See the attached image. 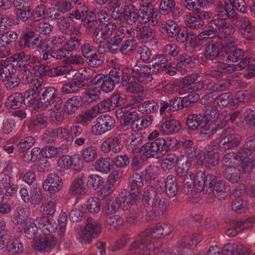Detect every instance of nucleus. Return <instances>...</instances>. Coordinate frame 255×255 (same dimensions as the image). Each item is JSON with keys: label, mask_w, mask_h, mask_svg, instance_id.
Listing matches in <instances>:
<instances>
[{"label": "nucleus", "mask_w": 255, "mask_h": 255, "mask_svg": "<svg viewBox=\"0 0 255 255\" xmlns=\"http://www.w3.org/2000/svg\"><path fill=\"white\" fill-rule=\"evenodd\" d=\"M171 231L167 223H158L149 227L141 232L138 238L130 245L129 251L133 255H155L157 249L145 237L160 239L167 235Z\"/></svg>", "instance_id": "1"}, {"label": "nucleus", "mask_w": 255, "mask_h": 255, "mask_svg": "<svg viewBox=\"0 0 255 255\" xmlns=\"http://www.w3.org/2000/svg\"><path fill=\"white\" fill-rule=\"evenodd\" d=\"M129 73L128 69L114 68L112 69L108 75H99L96 83L101 88V91L109 93L112 91L115 85L119 83L122 80L123 86L126 87V90L131 93H138L141 90V87L136 83L132 78H128V74Z\"/></svg>", "instance_id": "2"}, {"label": "nucleus", "mask_w": 255, "mask_h": 255, "mask_svg": "<svg viewBox=\"0 0 255 255\" xmlns=\"http://www.w3.org/2000/svg\"><path fill=\"white\" fill-rule=\"evenodd\" d=\"M170 146L168 141L163 138H158L143 145L140 148V152L147 158H157L167 152Z\"/></svg>", "instance_id": "3"}, {"label": "nucleus", "mask_w": 255, "mask_h": 255, "mask_svg": "<svg viewBox=\"0 0 255 255\" xmlns=\"http://www.w3.org/2000/svg\"><path fill=\"white\" fill-rule=\"evenodd\" d=\"M140 21L137 24H142L148 25H156L160 18L158 9L154 8L149 1L144 2L141 0L139 3Z\"/></svg>", "instance_id": "4"}, {"label": "nucleus", "mask_w": 255, "mask_h": 255, "mask_svg": "<svg viewBox=\"0 0 255 255\" xmlns=\"http://www.w3.org/2000/svg\"><path fill=\"white\" fill-rule=\"evenodd\" d=\"M35 84L36 91L40 95V102L46 108L55 104H62L61 98L58 97L57 90L53 87H42L40 83Z\"/></svg>", "instance_id": "5"}, {"label": "nucleus", "mask_w": 255, "mask_h": 255, "mask_svg": "<svg viewBox=\"0 0 255 255\" xmlns=\"http://www.w3.org/2000/svg\"><path fill=\"white\" fill-rule=\"evenodd\" d=\"M16 69L12 64H7L6 67L0 69V80L7 90H12L18 87L20 79L15 74Z\"/></svg>", "instance_id": "6"}, {"label": "nucleus", "mask_w": 255, "mask_h": 255, "mask_svg": "<svg viewBox=\"0 0 255 255\" xmlns=\"http://www.w3.org/2000/svg\"><path fill=\"white\" fill-rule=\"evenodd\" d=\"M242 140L241 136L236 133L231 128L224 129L218 139L219 147L223 150H228L239 145Z\"/></svg>", "instance_id": "7"}, {"label": "nucleus", "mask_w": 255, "mask_h": 255, "mask_svg": "<svg viewBox=\"0 0 255 255\" xmlns=\"http://www.w3.org/2000/svg\"><path fill=\"white\" fill-rule=\"evenodd\" d=\"M124 69H128L129 71V73L128 74V77L132 78L134 81L135 79L138 82L142 84H147L151 82L153 78L150 74V67L145 64H136L132 69L128 68H124ZM136 83L137 82L135 81Z\"/></svg>", "instance_id": "8"}, {"label": "nucleus", "mask_w": 255, "mask_h": 255, "mask_svg": "<svg viewBox=\"0 0 255 255\" xmlns=\"http://www.w3.org/2000/svg\"><path fill=\"white\" fill-rule=\"evenodd\" d=\"M117 28V26L114 23L103 24L96 27L93 33V41L98 44H100L99 47L109 39L113 35V31Z\"/></svg>", "instance_id": "9"}, {"label": "nucleus", "mask_w": 255, "mask_h": 255, "mask_svg": "<svg viewBox=\"0 0 255 255\" xmlns=\"http://www.w3.org/2000/svg\"><path fill=\"white\" fill-rule=\"evenodd\" d=\"M115 125L114 118L108 115L101 116L96 119V124L92 127L93 134L101 135L112 129Z\"/></svg>", "instance_id": "10"}, {"label": "nucleus", "mask_w": 255, "mask_h": 255, "mask_svg": "<svg viewBox=\"0 0 255 255\" xmlns=\"http://www.w3.org/2000/svg\"><path fill=\"white\" fill-rule=\"evenodd\" d=\"M166 209L167 203L165 199L158 197L154 198L152 205L145 208L146 221H150L155 219L158 216L165 213Z\"/></svg>", "instance_id": "11"}, {"label": "nucleus", "mask_w": 255, "mask_h": 255, "mask_svg": "<svg viewBox=\"0 0 255 255\" xmlns=\"http://www.w3.org/2000/svg\"><path fill=\"white\" fill-rule=\"evenodd\" d=\"M215 10L217 14L212 20L213 23L217 20L225 21L228 18L231 20L237 19L236 12L228 2H225L224 4L218 2L216 5Z\"/></svg>", "instance_id": "12"}, {"label": "nucleus", "mask_w": 255, "mask_h": 255, "mask_svg": "<svg viewBox=\"0 0 255 255\" xmlns=\"http://www.w3.org/2000/svg\"><path fill=\"white\" fill-rule=\"evenodd\" d=\"M216 177L212 174L205 176V173L201 171L197 172L195 175V189L198 192L204 191H213V187L216 183Z\"/></svg>", "instance_id": "13"}, {"label": "nucleus", "mask_w": 255, "mask_h": 255, "mask_svg": "<svg viewBox=\"0 0 255 255\" xmlns=\"http://www.w3.org/2000/svg\"><path fill=\"white\" fill-rule=\"evenodd\" d=\"M38 69L41 74L47 75L49 77H54L64 75L66 73L76 74L73 70V67L70 65H64L51 68L47 64H41Z\"/></svg>", "instance_id": "14"}, {"label": "nucleus", "mask_w": 255, "mask_h": 255, "mask_svg": "<svg viewBox=\"0 0 255 255\" xmlns=\"http://www.w3.org/2000/svg\"><path fill=\"white\" fill-rule=\"evenodd\" d=\"M122 149L121 137L119 133H115L109 137L101 145V150L106 153H108L111 151L114 153H118Z\"/></svg>", "instance_id": "15"}, {"label": "nucleus", "mask_w": 255, "mask_h": 255, "mask_svg": "<svg viewBox=\"0 0 255 255\" xmlns=\"http://www.w3.org/2000/svg\"><path fill=\"white\" fill-rule=\"evenodd\" d=\"M124 30L123 28H116L113 31V35L106 42L107 47L112 53H117L119 52L120 45L125 37Z\"/></svg>", "instance_id": "16"}, {"label": "nucleus", "mask_w": 255, "mask_h": 255, "mask_svg": "<svg viewBox=\"0 0 255 255\" xmlns=\"http://www.w3.org/2000/svg\"><path fill=\"white\" fill-rule=\"evenodd\" d=\"M62 186V180L56 173L49 174L43 183V188L45 191L53 193L58 192Z\"/></svg>", "instance_id": "17"}, {"label": "nucleus", "mask_w": 255, "mask_h": 255, "mask_svg": "<svg viewBox=\"0 0 255 255\" xmlns=\"http://www.w3.org/2000/svg\"><path fill=\"white\" fill-rule=\"evenodd\" d=\"M123 10V18L127 24L133 25L138 20L140 21L139 8L138 9L133 4L129 3L125 5Z\"/></svg>", "instance_id": "18"}, {"label": "nucleus", "mask_w": 255, "mask_h": 255, "mask_svg": "<svg viewBox=\"0 0 255 255\" xmlns=\"http://www.w3.org/2000/svg\"><path fill=\"white\" fill-rule=\"evenodd\" d=\"M56 242V238L52 235L48 234L36 241L33 244L32 247L37 251L47 252L54 247Z\"/></svg>", "instance_id": "19"}, {"label": "nucleus", "mask_w": 255, "mask_h": 255, "mask_svg": "<svg viewBox=\"0 0 255 255\" xmlns=\"http://www.w3.org/2000/svg\"><path fill=\"white\" fill-rule=\"evenodd\" d=\"M23 103L26 107H31L37 111L40 106V95L38 91L30 89L26 91L23 95Z\"/></svg>", "instance_id": "20"}, {"label": "nucleus", "mask_w": 255, "mask_h": 255, "mask_svg": "<svg viewBox=\"0 0 255 255\" xmlns=\"http://www.w3.org/2000/svg\"><path fill=\"white\" fill-rule=\"evenodd\" d=\"M255 221V218H251L245 221H239L234 223V227L226 231V235L230 237L236 236L239 233L244 232L253 227L252 223Z\"/></svg>", "instance_id": "21"}, {"label": "nucleus", "mask_w": 255, "mask_h": 255, "mask_svg": "<svg viewBox=\"0 0 255 255\" xmlns=\"http://www.w3.org/2000/svg\"><path fill=\"white\" fill-rule=\"evenodd\" d=\"M198 77V75L195 74L185 77L183 79V86L181 89L180 93H181L182 91L185 92H191L202 89L204 86L202 82H195Z\"/></svg>", "instance_id": "22"}, {"label": "nucleus", "mask_w": 255, "mask_h": 255, "mask_svg": "<svg viewBox=\"0 0 255 255\" xmlns=\"http://www.w3.org/2000/svg\"><path fill=\"white\" fill-rule=\"evenodd\" d=\"M86 177L84 174H80L71 183L69 192L72 195H83L88 192L84 185Z\"/></svg>", "instance_id": "23"}, {"label": "nucleus", "mask_w": 255, "mask_h": 255, "mask_svg": "<svg viewBox=\"0 0 255 255\" xmlns=\"http://www.w3.org/2000/svg\"><path fill=\"white\" fill-rule=\"evenodd\" d=\"M11 58L13 62H17V66L20 69H23L24 67H28L29 64L38 61L37 57L27 54L22 51L14 54Z\"/></svg>", "instance_id": "24"}, {"label": "nucleus", "mask_w": 255, "mask_h": 255, "mask_svg": "<svg viewBox=\"0 0 255 255\" xmlns=\"http://www.w3.org/2000/svg\"><path fill=\"white\" fill-rule=\"evenodd\" d=\"M237 44L235 41L231 42L226 46V57L230 62H236L244 56V51L240 48L234 49Z\"/></svg>", "instance_id": "25"}, {"label": "nucleus", "mask_w": 255, "mask_h": 255, "mask_svg": "<svg viewBox=\"0 0 255 255\" xmlns=\"http://www.w3.org/2000/svg\"><path fill=\"white\" fill-rule=\"evenodd\" d=\"M68 133V129L64 128L49 129L43 135V139L48 143L54 142L59 137H65Z\"/></svg>", "instance_id": "26"}, {"label": "nucleus", "mask_w": 255, "mask_h": 255, "mask_svg": "<svg viewBox=\"0 0 255 255\" xmlns=\"http://www.w3.org/2000/svg\"><path fill=\"white\" fill-rule=\"evenodd\" d=\"M219 160L218 153L206 151L200 156L199 162L202 165L208 168H212L218 165Z\"/></svg>", "instance_id": "27"}, {"label": "nucleus", "mask_w": 255, "mask_h": 255, "mask_svg": "<svg viewBox=\"0 0 255 255\" xmlns=\"http://www.w3.org/2000/svg\"><path fill=\"white\" fill-rule=\"evenodd\" d=\"M230 252L231 255H248L250 250L243 245L227 244L224 247L223 254L229 255Z\"/></svg>", "instance_id": "28"}, {"label": "nucleus", "mask_w": 255, "mask_h": 255, "mask_svg": "<svg viewBox=\"0 0 255 255\" xmlns=\"http://www.w3.org/2000/svg\"><path fill=\"white\" fill-rule=\"evenodd\" d=\"M246 149H242L237 152H228L226 153L222 159L223 164L226 167L234 166L239 164L241 158H242L245 152H246Z\"/></svg>", "instance_id": "29"}, {"label": "nucleus", "mask_w": 255, "mask_h": 255, "mask_svg": "<svg viewBox=\"0 0 255 255\" xmlns=\"http://www.w3.org/2000/svg\"><path fill=\"white\" fill-rule=\"evenodd\" d=\"M141 192L130 190H124L121 192L120 196L123 198L124 203L128 206L135 205L140 200Z\"/></svg>", "instance_id": "30"}, {"label": "nucleus", "mask_w": 255, "mask_h": 255, "mask_svg": "<svg viewBox=\"0 0 255 255\" xmlns=\"http://www.w3.org/2000/svg\"><path fill=\"white\" fill-rule=\"evenodd\" d=\"M207 121L202 115L191 114L187 118V125L191 130L203 128L207 125Z\"/></svg>", "instance_id": "31"}, {"label": "nucleus", "mask_w": 255, "mask_h": 255, "mask_svg": "<svg viewBox=\"0 0 255 255\" xmlns=\"http://www.w3.org/2000/svg\"><path fill=\"white\" fill-rule=\"evenodd\" d=\"M159 24L161 31L166 33L169 37H173L178 33L179 27L173 20L170 19L162 20L160 22Z\"/></svg>", "instance_id": "32"}, {"label": "nucleus", "mask_w": 255, "mask_h": 255, "mask_svg": "<svg viewBox=\"0 0 255 255\" xmlns=\"http://www.w3.org/2000/svg\"><path fill=\"white\" fill-rule=\"evenodd\" d=\"M83 229L93 238H97L102 232V225L98 220L88 218L87 222Z\"/></svg>", "instance_id": "33"}, {"label": "nucleus", "mask_w": 255, "mask_h": 255, "mask_svg": "<svg viewBox=\"0 0 255 255\" xmlns=\"http://www.w3.org/2000/svg\"><path fill=\"white\" fill-rule=\"evenodd\" d=\"M180 123L175 120H169L165 121L160 126V130L163 134L169 135L175 133L180 129Z\"/></svg>", "instance_id": "34"}, {"label": "nucleus", "mask_w": 255, "mask_h": 255, "mask_svg": "<svg viewBox=\"0 0 255 255\" xmlns=\"http://www.w3.org/2000/svg\"><path fill=\"white\" fill-rule=\"evenodd\" d=\"M218 27L219 34L225 38L233 34L235 30V28L229 22L224 20H215L214 22H212Z\"/></svg>", "instance_id": "35"}, {"label": "nucleus", "mask_w": 255, "mask_h": 255, "mask_svg": "<svg viewBox=\"0 0 255 255\" xmlns=\"http://www.w3.org/2000/svg\"><path fill=\"white\" fill-rule=\"evenodd\" d=\"M246 152L244 154L243 157L241 158L239 162V164H237L239 168L242 169L243 172L244 173L251 172L254 166L255 165V162L254 161L253 157L252 158L249 157V155H251V152L245 148Z\"/></svg>", "instance_id": "36"}, {"label": "nucleus", "mask_w": 255, "mask_h": 255, "mask_svg": "<svg viewBox=\"0 0 255 255\" xmlns=\"http://www.w3.org/2000/svg\"><path fill=\"white\" fill-rule=\"evenodd\" d=\"M23 95L20 92H14L8 96L5 102V106L13 109L22 106L23 103Z\"/></svg>", "instance_id": "37"}, {"label": "nucleus", "mask_w": 255, "mask_h": 255, "mask_svg": "<svg viewBox=\"0 0 255 255\" xmlns=\"http://www.w3.org/2000/svg\"><path fill=\"white\" fill-rule=\"evenodd\" d=\"M242 172L240 168L237 166H229L225 167L224 175L226 179L233 183H237L239 182Z\"/></svg>", "instance_id": "38"}, {"label": "nucleus", "mask_w": 255, "mask_h": 255, "mask_svg": "<svg viewBox=\"0 0 255 255\" xmlns=\"http://www.w3.org/2000/svg\"><path fill=\"white\" fill-rule=\"evenodd\" d=\"M82 98L81 96H74L64 103L65 112L69 115L74 114L82 105Z\"/></svg>", "instance_id": "39"}, {"label": "nucleus", "mask_w": 255, "mask_h": 255, "mask_svg": "<svg viewBox=\"0 0 255 255\" xmlns=\"http://www.w3.org/2000/svg\"><path fill=\"white\" fill-rule=\"evenodd\" d=\"M81 156L85 162L91 163L98 157V148L93 145L87 146L81 151Z\"/></svg>", "instance_id": "40"}, {"label": "nucleus", "mask_w": 255, "mask_h": 255, "mask_svg": "<svg viewBox=\"0 0 255 255\" xmlns=\"http://www.w3.org/2000/svg\"><path fill=\"white\" fill-rule=\"evenodd\" d=\"M62 104H55L49 115L51 122L57 125H60L64 120V113L61 106Z\"/></svg>", "instance_id": "41"}, {"label": "nucleus", "mask_w": 255, "mask_h": 255, "mask_svg": "<svg viewBox=\"0 0 255 255\" xmlns=\"http://www.w3.org/2000/svg\"><path fill=\"white\" fill-rule=\"evenodd\" d=\"M123 219L119 215H113L107 217L105 222V226L112 231L119 230L123 225Z\"/></svg>", "instance_id": "42"}, {"label": "nucleus", "mask_w": 255, "mask_h": 255, "mask_svg": "<svg viewBox=\"0 0 255 255\" xmlns=\"http://www.w3.org/2000/svg\"><path fill=\"white\" fill-rule=\"evenodd\" d=\"M94 166L96 171L104 174H107L112 169L111 159L109 157L100 158L95 162Z\"/></svg>", "instance_id": "43"}, {"label": "nucleus", "mask_w": 255, "mask_h": 255, "mask_svg": "<svg viewBox=\"0 0 255 255\" xmlns=\"http://www.w3.org/2000/svg\"><path fill=\"white\" fill-rule=\"evenodd\" d=\"M229 191L228 184L223 180L217 181L213 189L214 195L221 200L225 199L228 195Z\"/></svg>", "instance_id": "44"}, {"label": "nucleus", "mask_w": 255, "mask_h": 255, "mask_svg": "<svg viewBox=\"0 0 255 255\" xmlns=\"http://www.w3.org/2000/svg\"><path fill=\"white\" fill-rule=\"evenodd\" d=\"M165 188L167 195L169 197L175 196L178 192L176 178L172 175L167 176L165 181Z\"/></svg>", "instance_id": "45"}, {"label": "nucleus", "mask_w": 255, "mask_h": 255, "mask_svg": "<svg viewBox=\"0 0 255 255\" xmlns=\"http://www.w3.org/2000/svg\"><path fill=\"white\" fill-rule=\"evenodd\" d=\"M39 40V37L35 36L33 31H28L24 34L21 42L24 47L34 49L37 47Z\"/></svg>", "instance_id": "46"}, {"label": "nucleus", "mask_w": 255, "mask_h": 255, "mask_svg": "<svg viewBox=\"0 0 255 255\" xmlns=\"http://www.w3.org/2000/svg\"><path fill=\"white\" fill-rule=\"evenodd\" d=\"M135 30L139 32V38L144 42L152 39L154 36V30L142 24H137Z\"/></svg>", "instance_id": "47"}, {"label": "nucleus", "mask_w": 255, "mask_h": 255, "mask_svg": "<svg viewBox=\"0 0 255 255\" xmlns=\"http://www.w3.org/2000/svg\"><path fill=\"white\" fill-rule=\"evenodd\" d=\"M184 19L186 25L192 29H199L205 23L203 20H201L199 18L196 13L193 15H186L184 17Z\"/></svg>", "instance_id": "48"}, {"label": "nucleus", "mask_w": 255, "mask_h": 255, "mask_svg": "<svg viewBox=\"0 0 255 255\" xmlns=\"http://www.w3.org/2000/svg\"><path fill=\"white\" fill-rule=\"evenodd\" d=\"M35 221L36 223H34L33 224H37L38 228L45 232V234H47L46 231L48 233L54 231V228L47 218V216L42 215L41 214L40 216L36 218Z\"/></svg>", "instance_id": "49"}, {"label": "nucleus", "mask_w": 255, "mask_h": 255, "mask_svg": "<svg viewBox=\"0 0 255 255\" xmlns=\"http://www.w3.org/2000/svg\"><path fill=\"white\" fill-rule=\"evenodd\" d=\"M203 111L204 114L202 115L206 120L207 123L210 120L218 119L221 115V113L215 105H206L204 107Z\"/></svg>", "instance_id": "50"}, {"label": "nucleus", "mask_w": 255, "mask_h": 255, "mask_svg": "<svg viewBox=\"0 0 255 255\" xmlns=\"http://www.w3.org/2000/svg\"><path fill=\"white\" fill-rule=\"evenodd\" d=\"M79 162L76 157L65 155L61 157L58 161L59 166L64 168H73L74 170H77V163Z\"/></svg>", "instance_id": "51"}, {"label": "nucleus", "mask_w": 255, "mask_h": 255, "mask_svg": "<svg viewBox=\"0 0 255 255\" xmlns=\"http://www.w3.org/2000/svg\"><path fill=\"white\" fill-rule=\"evenodd\" d=\"M83 80L78 79L74 81L68 82L64 84L62 88L61 91L65 94H71L78 92L80 89L84 87V84Z\"/></svg>", "instance_id": "52"}, {"label": "nucleus", "mask_w": 255, "mask_h": 255, "mask_svg": "<svg viewBox=\"0 0 255 255\" xmlns=\"http://www.w3.org/2000/svg\"><path fill=\"white\" fill-rule=\"evenodd\" d=\"M221 49L220 45L218 43H209L205 49V56L206 59L213 60L219 55Z\"/></svg>", "instance_id": "53"}, {"label": "nucleus", "mask_w": 255, "mask_h": 255, "mask_svg": "<svg viewBox=\"0 0 255 255\" xmlns=\"http://www.w3.org/2000/svg\"><path fill=\"white\" fill-rule=\"evenodd\" d=\"M6 251L8 255H21L23 252L22 244L16 241L10 242L6 245Z\"/></svg>", "instance_id": "54"}, {"label": "nucleus", "mask_w": 255, "mask_h": 255, "mask_svg": "<svg viewBox=\"0 0 255 255\" xmlns=\"http://www.w3.org/2000/svg\"><path fill=\"white\" fill-rule=\"evenodd\" d=\"M159 109L158 103L154 100H149L143 102L138 107V111L147 114L157 112Z\"/></svg>", "instance_id": "55"}, {"label": "nucleus", "mask_w": 255, "mask_h": 255, "mask_svg": "<svg viewBox=\"0 0 255 255\" xmlns=\"http://www.w3.org/2000/svg\"><path fill=\"white\" fill-rule=\"evenodd\" d=\"M137 43L135 40L129 39L127 40L119 47V52L125 55H129L136 50Z\"/></svg>", "instance_id": "56"}, {"label": "nucleus", "mask_w": 255, "mask_h": 255, "mask_svg": "<svg viewBox=\"0 0 255 255\" xmlns=\"http://www.w3.org/2000/svg\"><path fill=\"white\" fill-rule=\"evenodd\" d=\"M94 111L87 110L82 112L76 117V122L82 125H86L90 123L96 117V114Z\"/></svg>", "instance_id": "57"}, {"label": "nucleus", "mask_w": 255, "mask_h": 255, "mask_svg": "<svg viewBox=\"0 0 255 255\" xmlns=\"http://www.w3.org/2000/svg\"><path fill=\"white\" fill-rule=\"evenodd\" d=\"M71 18L69 17V13L67 17L60 16L57 20L58 26L60 30L65 33H68L72 30L73 25Z\"/></svg>", "instance_id": "58"}, {"label": "nucleus", "mask_w": 255, "mask_h": 255, "mask_svg": "<svg viewBox=\"0 0 255 255\" xmlns=\"http://www.w3.org/2000/svg\"><path fill=\"white\" fill-rule=\"evenodd\" d=\"M178 157L174 154H168L161 162V168L164 170L172 169L177 164Z\"/></svg>", "instance_id": "59"}, {"label": "nucleus", "mask_w": 255, "mask_h": 255, "mask_svg": "<svg viewBox=\"0 0 255 255\" xmlns=\"http://www.w3.org/2000/svg\"><path fill=\"white\" fill-rule=\"evenodd\" d=\"M143 186V181L141 176L138 173L133 174L129 181V189L141 192Z\"/></svg>", "instance_id": "60"}, {"label": "nucleus", "mask_w": 255, "mask_h": 255, "mask_svg": "<svg viewBox=\"0 0 255 255\" xmlns=\"http://www.w3.org/2000/svg\"><path fill=\"white\" fill-rule=\"evenodd\" d=\"M155 195L156 192L155 189L152 186H148L145 188L142 201V206L144 209L148 207L150 199L157 197V196H155Z\"/></svg>", "instance_id": "61"}, {"label": "nucleus", "mask_w": 255, "mask_h": 255, "mask_svg": "<svg viewBox=\"0 0 255 255\" xmlns=\"http://www.w3.org/2000/svg\"><path fill=\"white\" fill-rule=\"evenodd\" d=\"M102 94L101 88L96 83L91 86L87 91L85 92L88 100L90 102L97 101L100 99V96Z\"/></svg>", "instance_id": "62"}, {"label": "nucleus", "mask_w": 255, "mask_h": 255, "mask_svg": "<svg viewBox=\"0 0 255 255\" xmlns=\"http://www.w3.org/2000/svg\"><path fill=\"white\" fill-rule=\"evenodd\" d=\"M159 171V168L157 166L149 165L142 172V175L145 181H151L157 178Z\"/></svg>", "instance_id": "63"}, {"label": "nucleus", "mask_w": 255, "mask_h": 255, "mask_svg": "<svg viewBox=\"0 0 255 255\" xmlns=\"http://www.w3.org/2000/svg\"><path fill=\"white\" fill-rule=\"evenodd\" d=\"M231 207L232 210L237 213H244L248 209V204L246 201H244L242 199L237 198L233 201Z\"/></svg>", "instance_id": "64"}]
</instances>
